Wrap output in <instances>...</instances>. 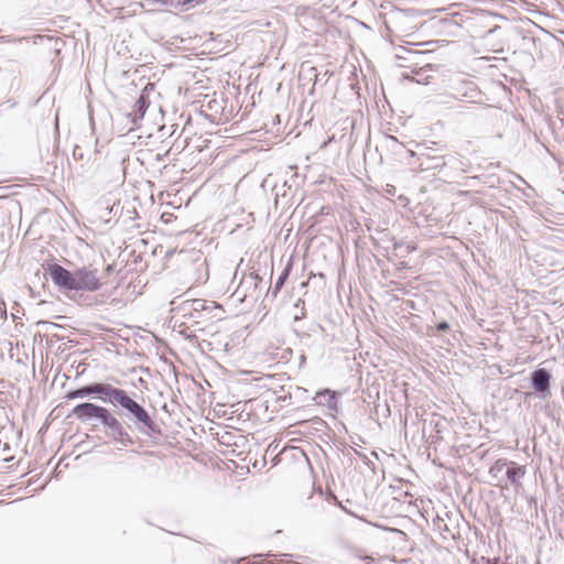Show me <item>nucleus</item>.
<instances>
[{
  "label": "nucleus",
  "mask_w": 564,
  "mask_h": 564,
  "mask_svg": "<svg viewBox=\"0 0 564 564\" xmlns=\"http://www.w3.org/2000/svg\"><path fill=\"white\" fill-rule=\"evenodd\" d=\"M47 272L53 283L64 291L95 292L101 288L98 270L83 267L70 272L57 263L48 264Z\"/></svg>",
  "instance_id": "f257e3e1"
},
{
  "label": "nucleus",
  "mask_w": 564,
  "mask_h": 564,
  "mask_svg": "<svg viewBox=\"0 0 564 564\" xmlns=\"http://www.w3.org/2000/svg\"><path fill=\"white\" fill-rule=\"evenodd\" d=\"M180 312L185 319L195 326L194 332L205 330L216 321L223 319V310L215 302L194 299L185 301L180 306Z\"/></svg>",
  "instance_id": "f03ea898"
},
{
  "label": "nucleus",
  "mask_w": 564,
  "mask_h": 564,
  "mask_svg": "<svg viewBox=\"0 0 564 564\" xmlns=\"http://www.w3.org/2000/svg\"><path fill=\"white\" fill-rule=\"evenodd\" d=\"M109 403L126 410L127 419L132 421L139 431L147 433L155 431L156 424L150 414L141 404L130 398L126 390L115 387Z\"/></svg>",
  "instance_id": "7ed1b4c3"
},
{
  "label": "nucleus",
  "mask_w": 564,
  "mask_h": 564,
  "mask_svg": "<svg viewBox=\"0 0 564 564\" xmlns=\"http://www.w3.org/2000/svg\"><path fill=\"white\" fill-rule=\"evenodd\" d=\"M115 387H112L109 383H91L85 387H82L79 389L69 391L66 393L65 399L66 400H75V399H84L88 398L93 394H97L99 399L104 402H108L111 399V395L113 393Z\"/></svg>",
  "instance_id": "20e7f679"
},
{
  "label": "nucleus",
  "mask_w": 564,
  "mask_h": 564,
  "mask_svg": "<svg viewBox=\"0 0 564 564\" xmlns=\"http://www.w3.org/2000/svg\"><path fill=\"white\" fill-rule=\"evenodd\" d=\"M109 412L107 408L90 402L77 404L72 411L73 415L82 422L96 419L100 424L104 423Z\"/></svg>",
  "instance_id": "39448f33"
},
{
  "label": "nucleus",
  "mask_w": 564,
  "mask_h": 564,
  "mask_svg": "<svg viewBox=\"0 0 564 564\" xmlns=\"http://www.w3.org/2000/svg\"><path fill=\"white\" fill-rule=\"evenodd\" d=\"M532 384L535 391L540 394L542 399L547 398L551 394L550 390V380L551 375L544 368L536 369L532 372Z\"/></svg>",
  "instance_id": "423d86ee"
},
{
  "label": "nucleus",
  "mask_w": 564,
  "mask_h": 564,
  "mask_svg": "<svg viewBox=\"0 0 564 564\" xmlns=\"http://www.w3.org/2000/svg\"><path fill=\"white\" fill-rule=\"evenodd\" d=\"M102 425L108 429V435L116 442L124 444L123 437H129L122 424L111 412L105 417ZM128 441L131 442L130 438Z\"/></svg>",
  "instance_id": "0eeeda50"
},
{
  "label": "nucleus",
  "mask_w": 564,
  "mask_h": 564,
  "mask_svg": "<svg viewBox=\"0 0 564 564\" xmlns=\"http://www.w3.org/2000/svg\"><path fill=\"white\" fill-rule=\"evenodd\" d=\"M261 282V278L257 272H250L247 275H243L241 279L239 290L243 292V295L256 297L258 292V286Z\"/></svg>",
  "instance_id": "6e6552de"
},
{
  "label": "nucleus",
  "mask_w": 564,
  "mask_h": 564,
  "mask_svg": "<svg viewBox=\"0 0 564 564\" xmlns=\"http://www.w3.org/2000/svg\"><path fill=\"white\" fill-rule=\"evenodd\" d=\"M452 96L454 99L462 100L463 98H471L475 93L474 84L471 82L460 80L451 86Z\"/></svg>",
  "instance_id": "1a4fd4ad"
},
{
  "label": "nucleus",
  "mask_w": 564,
  "mask_h": 564,
  "mask_svg": "<svg viewBox=\"0 0 564 564\" xmlns=\"http://www.w3.org/2000/svg\"><path fill=\"white\" fill-rule=\"evenodd\" d=\"M315 400L317 404L326 406L332 412L338 411V402L335 392L330 390H323L316 393Z\"/></svg>",
  "instance_id": "9d476101"
},
{
  "label": "nucleus",
  "mask_w": 564,
  "mask_h": 564,
  "mask_svg": "<svg viewBox=\"0 0 564 564\" xmlns=\"http://www.w3.org/2000/svg\"><path fill=\"white\" fill-rule=\"evenodd\" d=\"M525 475V468L523 466H518L514 463H509V466L506 469V476L513 485H519L520 479Z\"/></svg>",
  "instance_id": "9b49d317"
},
{
  "label": "nucleus",
  "mask_w": 564,
  "mask_h": 564,
  "mask_svg": "<svg viewBox=\"0 0 564 564\" xmlns=\"http://www.w3.org/2000/svg\"><path fill=\"white\" fill-rule=\"evenodd\" d=\"M289 273H290V268H286L282 274L279 276V279L276 280L273 289L271 291L268 292L267 296L271 295L272 297H275L278 295V293L280 292V290L283 288L288 276H289Z\"/></svg>",
  "instance_id": "f8f14e48"
},
{
  "label": "nucleus",
  "mask_w": 564,
  "mask_h": 564,
  "mask_svg": "<svg viewBox=\"0 0 564 564\" xmlns=\"http://www.w3.org/2000/svg\"><path fill=\"white\" fill-rule=\"evenodd\" d=\"M206 0H175L174 9H180L182 11L191 10Z\"/></svg>",
  "instance_id": "ddd939ff"
},
{
  "label": "nucleus",
  "mask_w": 564,
  "mask_h": 564,
  "mask_svg": "<svg viewBox=\"0 0 564 564\" xmlns=\"http://www.w3.org/2000/svg\"><path fill=\"white\" fill-rule=\"evenodd\" d=\"M509 466V462H507L506 459H498L495 462V464L490 467L489 469V474L494 477V478H497L499 476V474H501L505 468H507Z\"/></svg>",
  "instance_id": "4468645a"
},
{
  "label": "nucleus",
  "mask_w": 564,
  "mask_h": 564,
  "mask_svg": "<svg viewBox=\"0 0 564 564\" xmlns=\"http://www.w3.org/2000/svg\"><path fill=\"white\" fill-rule=\"evenodd\" d=\"M137 110L141 113V116L144 115L145 110L148 109V101L147 99L141 96L137 102H135Z\"/></svg>",
  "instance_id": "2eb2a0df"
},
{
  "label": "nucleus",
  "mask_w": 564,
  "mask_h": 564,
  "mask_svg": "<svg viewBox=\"0 0 564 564\" xmlns=\"http://www.w3.org/2000/svg\"><path fill=\"white\" fill-rule=\"evenodd\" d=\"M432 160H433V163L430 165V167H438V166H444L446 164L445 156H435V158H432Z\"/></svg>",
  "instance_id": "dca6fc26"
},
{
  "label": "nucleus",
  "mask_w": 564,
  "mask_h": 564,
  "mask_svg": "<svg viewBox=\"0 0 564 564\" xmlns=\"http://www.w3.org/2000/svg\"><path fill=\"white\" fill-rule=\"evenodd\" d=\"M438 332H446L449 328V325L447 322H441L436 326Z\"/></svg>",
  "instance_id": "f3484780"
},
{
  "label": "nucleus",
  "mask_w": 564,
  "mask_h": 564,
  "mask_svg": "<svg viewBox=\"0 0 564 564\" xmlns=\"http://www.w3.org/2000/svg\"><path fill=\"white\" fill-rule=\"evenodd\" d=\"M386 192H387L389 195H393V194H394V192H395V188H394L393 186L389 185V186L387 187Z\"/></svg>",
  "instance_id": "a211bd4d"
},
{
  "label": "nucleus",
  "mask_w": 564,
  "mask_h": 564,
  "mask_svg": "<svg viewBox=\"0 0 564 564\" xmlns=\"http://www.w3.org/2000/svg\"><path fill=\"white\" fill-rule=\"evenodd\" d=\"M303 317H304V312H303V310H302L300 315H299V314H295L294 319H295V321H299V319H301V318H303Z\"/></svg>",
  "instance_id": "6ab92c4d"
},
{
  "label": "nucleus",
  "mask_w": 564,
  "mask_h": 564,
  "mask_svg": "<svg viewBox=\"0 0 564 564\" xmlns=\"http://www.w3.org/2000/svg\"><path fill=\"white\" fill-rule=\"evenodd\" d=\"M301 304L304 305V302L302 300H297V302L294 304V306L299 307Z\"/></svg>",
  "instance_id": "aec40b11"
}]
</instances>
